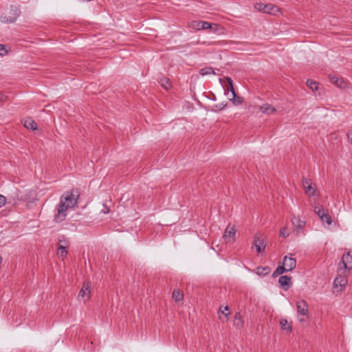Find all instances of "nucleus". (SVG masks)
<instances>
[{"instance_id": "1", "label": "nucleus", "mask_w": 352, "mask_h": 352, "mask_svg": "<svg viewBox=\"0 0 352 352\" xmlns=\"http://www.w3.org/2000/svg\"><path fill=\"white\" fill-rule=\"evenodd\" d=\"M79 197L80 192L78 188L67 191L60 197V203L57 206V214L55 216L56 221H62L65 219L67 210L78 205Z\"/></svg>"}, {"instance_id": "2", "label": "nucleus", "mask_w": 352, "mask_h": 352, "mask_svg": "<svg viewBox=\"0 0 352 352\" xmlns=\"http://www.w3.org/2000/svg\"><path fill=\"white\" fill-rule=\"evenodd\" d=\"M226 80L228 82V93H226L228 96V91L231 92V96H228V99L232 102L234 104H241L243 102V98L238 96L234 91L233 81L230 77H226Z\"/></svg>"}, {"instance_id": "3", "label": "nucleus", "mask_w": 352, "mask_h": 352, "mask_svg": "<svg viewBox=\"0 0 352 352\" xmlns=\"http://www.w3.org/2000/svg\"><path fill=\"white\" fill-rule=\"evenodd\" d=\"M20 14L21 10L19 8L15 6H12L10 8V16H1L0 17V21L3 23H14Z\"/></svg>"}, {"instance_id": "4", "label": "nucleus", "mask_w": 352, "mask_h": 352, "mask_svg": "<svg viewBox=\"0 0 352 352\" xmlns=\"http://www.w3.org/2000/svg\"><path fill=\"white\" fill-rule=\"evenodd\" d=\"M297 311L302 317L299 318L300 322H306L309 318L308 304L304 300H300L296 302Z\"/></svg>"}, {"instance_id": "5", "label": "nucleus", "mask_w": 352, "mask_h": 352, "mask_svg": "<svg viewBox=\"0 0 352 352\" xmlns=\"http://www.w3.org/2000/svg\"><path fill=\"white\" fill-rule=\"evenodd\" d=\"M91 296V283L89 282H85L80 289L78 298L80 301L86 302L88 301Z\"/></svg>"}, {"instance_id": "6", "label": "nucleus", "mask_w": 352, "mask_h": 352, "mask_svg": "<svg viewBox=\"0 0 352 352\" xmlns=\"http://www.w3.org/2000/svg\"><path fill=\"white\" fill-rule=\"evenodd\" d=\"M302 184L305 192L309 197L318 196L319 192H317L316 187L312 186V183L310 179L305 177L302 178Z\"/></svg>"}, {"instance_id": "7", "label": "nucleus", "mask_w": 352, "mask_h": 352, "mask_svg": "<svg viewBox=\"0 0 352 352\" xmlns=\"http://www.w3.org/2000/svg\"><path fill=\"white\" fill-rule=\"evenodd\" d=\"M235 234L236 229L234 226H230V225L228 226L223 235L224 241L226 243H230L234 241Z\"/></svg>"}, {"instance_id": "8", "label": "nucleus", "mask_w": 352, "mask_h": 352, "mask_svg": "<svg viewBox=\"0 0 352 352\" xmlns=\"http://www.w3.org/2000/svg\"><path fill=\"white\" fill-rule=\"evenodd\" d=\"M343 265L345 270H350L352 269V255L350 252L344 253L342 257L340 264Z\"/></svg>"}, {"instance_id": "9", "label": "nucleus", "mask_w": 352, "mask_h": 352, "mask_svg": "<svg viewBox=\"0 0 352 352\" xmlns=\"http://www.w3.org/2000/svg\"><path fill=\"white\" fill-rule=\"evenodd\" d=\"M291 221L292 223L294 230L296 232L302 231L305 226V221L300 219L298 217L294 216Z\"/></svg>"}, {"instance_id": "10", "label": "nucleus", "mask_w": 352, "mask_h": 352, "mask_svg": "<svg viewBox=\"0 0 352 352\" xmlns=\"http://www.w3.org/2000/svg\"><path fill=\"white\" fill-rule=\"evenodd\" d=\"M292 278L287 275L281 276H280L278 279V283L281 287L285 290L287 291L289 289V288L292 286V283L291 280Z\"/></svg>"}, {"instance_id": "11", "label": "nucleus", "mask_w": 352, "mask_h": 352, "mask_svg": "<svg viewBox=\"0 0 352 352\" xmlns=\"http://www.w3.org/2000/svg\"><path fill=\"white\" fill-rule=\"evenodd\" d=\"M283 264L287 267L289 272H291L296 266V260L294 258L285 256L283 258Z\"/></svg>"}, {"instance_id": "12", "label": "nucleus", "mask_w": 352, "mask_h": 352, "mask_svg": "<svg viewBox=\"0 0 352 352\" xmlns=\"http://www.w3.org/2000/svg\"><path fill=\"white\" fill-rule=\"evenodd\" d=\"M252 245L256 248L258 253H262L265 251L266 244L258 236H255Z\"/></svg>"}, {"instance_id": "13", "label": "nucleus", "mask_w": 352, "mask_h": 352, "mask_svg": "<svg viewBox=\"0 0 352 352\" xmlns=\"http://www.w3.org/2000/svg\"><path fill=\"white\" fill-rule=\"evenodd\" d=\"M347 284V280L344 276H339L333 280V287H340V290H342Z\"/></svg>"}, {"instance_id": "14", "label": "nucleus", "mask_w": 352, "mask_h": 352, "mask_svg": "<svg viewBox=\"0 0 352 352\" xmlns=\"http://www.w3.org/2000/svg\"><path fill=\"white\" fill-rule=\"evenodd\" d=\"M260 111L262 113H267V114L270 115V114H273L274 113H275L276 110L272 105H270L267 103H265L260 107Z\"/></svg>"}, {"instance_id": "15", "label": "nucleus", "mask_w": 352, "mask_h": 352, "mask_svg": "<svg viewBox=\"0 0 352 352\" xmlns=\"http://www.w3.org/2000/svg\"><path fill=\"white\" fill-rule=\"evenodd\" d=\"M271 272V268L269 266L262 267L259 266L256 268V274L258 276H265L268 275Z\"/></svg>"}, {"instance_id": "16", "label": "nucleus", "mask_w": 352, "mask_h": 352, "mask_svg": "<svg viewBox=\"0 0 352 352\" xmlns=\"http://www.w3.org/2000/svg\"><path fill=\"white\" fill-rule=\"evenodd\" d=\"M287 272L289 271L287 270V267L282 263V265H279L276 270L273 272L272 277L278 276L279 275Z\"/></svg>"}, {"instance_id": "17", "label": "nucleus", "mask_w": 352, "mask_h": 352, "mask_svg": "<svg viewBox=\"0 0 352 352\" xmlns=\"http://www.w3.org/2000/svg\"><path fill=\"white\" fill-rule=\"evenodd\" d=\"M24 126L28 129L36 130L37 129L36 123L31 118L25 120Z\"/></svg>"}, {"instance_id": "18", "label": "nucleus", "mask_w": 352, "mask_h": 352, "mask_svg": "<svg viewBox=\"0 0 352 352\" xmlns=\"http://www.w3.org/2000/svg\"><path fill=\"white\" fill-rule=\"evenodd\" d=\"M280 325L282 330L287 331L289 333L292 332V327L286 319H281L280 321Z\"/></svg>"}, {"instance_id": "19", "label": "nucleus", "mask_w": 352, "mask_h": 352, "mask_svg": "<svg viewBox=\"0 0 352 352\" xmlns=\"http://www.w3.org/2000/svg\"><path fill=\"white\" fill-rule=\"evenodd\" d=\"M67 248L68 247L67 246L58 245L57 254L58 255V256L61 257L63 259L65 258L68 254L67 250Z\"/></svg>"}, {"instance_id": "20", "label": "nucleus", "mask_w": 352, "mask_h": 352, "mask_svg": "<svg viewBox=\"0 0 352 352\" xmlns=\"http://www.w3.org/2000/svg\"><path fill=\"white\" fill-rule=\"evenodd\" d=\"M234 324L238 328H241L243 326L242 317L239 312H237L234 315Z\"/></svg>"}, {"instance_id": "21", "label": "nucleus", "mask_w": 352, "mask_h": 352, "mask_svg": "<svg viewBox=\"0 0 352 352\" xmlns=\"http://www.w3.org/2000/svg\"><path fill=\"white\" fill-rule=\"evenodd\" d=\"M331 82L336 85L338 87L342 88L345 87V82L342 78H339L336 76H333L331 78Z\"/></svg>"}, {"instance_id": "22", "label": "nucleus", "mask_w": 352, "mask_h": 352, "mask_svg": "<svg viewBox=\"0 0 352 352\" xmlns=\"http://www.w3.org/2000/svg\"><path fill=\"white\" fill-rule=\"evenodd\" d=\"M265 6H266V8L264 9L265 13L274 14L278 10L277 6H273L272 4H265Z\"/></svg>"}, {"instance_id": "23", "label": "nucleus", "mask_w": 352, "mask_h": 352, "mask_svg": "<svg viewBox=\"0 0 352 352\" xmlns=\"http://www.w3.org/2000/svg\"><path fill=\"white\" fill-rule=\"evenodd\" d=\"M160 84L165 89L168 90L171 87V83L168 78L164 77L160 79Z\"/></svg>"}, {"instance_id": "24", "label": "nucleus", "mask_w": 352, "mask_h": 352, "mask_svg": "<svg viewBox=\"0 0 352 352\" xmlns=\"http://www.w3.org/2000/svg\"><path fill=\"white\" fill-rule=\"evenodd\" d=\"M172 296L175 301L178 302L183 299L184 294L179 290H174Z\"/></svg>"}, {"instance_id": "25", "label": "nucleus", "mask_w": 352, "mask_h": 352, "mask_svg": "<svg viewBox=\"0 0 352 352\" xmlns=\"http://www.w3.org/2000/svg\"><path fill=\"white\" fill-rule=\"evenodd\" d=\"M214 74V72L212 67H206L202 68L199 71V74L201 76H206V75H209V74Z\"/></svg>"}, {"instance_id": "26", "label": "nucleus", "mask_w": 352, "mask_h": 352, "mask_svg": "<svg viewBox=\"0 0 352 352\" xmlns=\"http://www.w3.org/2000/svg\"><path fill=\"white\" fill-rule=\"evenodd\" d=\"M323 223H327L328 225H331L332 223V219L328 212L327 211L321 217L320 219Z\"/></svg>"}, {"instance_id": "27", "label": "nucleus", "mask_w": 352, "mask_h": 352, "mask_svg": "<svg viewBox=\"0 0 352 352\" xmlns=\"http://www.w3.org/2000/svg\"><path fill=\"white\" fill-rule=\"evenodd\" d=\"M226 105H227L226 103L224 104L223 102L219 103V104H216L212 106V110L213 111L218 112V111L223 110L226 107Z\"/></svg>"}, {"instance_id": "28", "label": "nucleus", "mask_w": 352, "mask_h": 352, "mask_svg": "<svg viewBox=\"0 0 352 352\" xmlns=\"http://www.w3.org/2000/svg\"><path fill=\"white\" fill-rule=\"evenodd\" d=\"M307 85L312 90L316 91L318 88V83L311 80L307 81Z\"/></svg>"}, {"instance_id": "29", "label": "nucleus", "mask_w": 352, "mask_h": 352, "mask_svg": "<svg viewBox=\"0 0 352 352\" xmlns=\"http://www.w3.org/2000/svg\"><path fill=\"white\" fill-rule=\"evenodd\" d=\"M222 314L224 315V318H222L221 316H219V318L222 320L223 321L228 320V316L230 314V312L229 311V308L228 306L224 307V311H221Z\"/></svg>"}, {"instance_id": "30", "label": "nucleus", "mask_w": 352, "mask_h": 352, "mask_svg": "<svg viewBox=\"0 0 352 352\" xmlns=\"http://www.w3.org/2000/svg\"><path fill=\"white\" fill-rule=\"evenodd\" d=\"M58 245L69 247V241L64 236H63L61 239H59Z\"/></svg>"}, {"instance_id": "31", "label": "nucleus", "mask_w": 352, "mask_h": 352, "mask_svg": "<svg viewBox=\"0 0 352 352\" xmlns=\"http://www.w3.org/2000/svg\"><path fill=\"white\" fill-rule=\"evenodd\" d=\"M212 28V23H210L207 21H201V30H208Z\"/></svg>"}, {"instance_id": "32", "label": "nucleus", "mask_w": 352, "mask_h": 352, "mask_svg": "<svg viewBox=\"0 0 352 352\" xmlns=\"http://www.w3.org/2000/svg\"><path fill=\"white\" fill-rule=\"evenodd\" d=\"M314 212L318 215V217L321 219V217H322V215L324 214L327 211H325L323 208H318L317 207H315Z\"/></svg>"}, {"instance_id": "33", "label": "nucleus", "mask_w": 352, "mask_h": 352, "mask_svg": "<svg viewBox=\"0 0 352 352\" xmlns=\"http://www.w3.org/2000/svg\"><path fill=\"white\" fill-rule=\"evenodd\" d=\"M266 8V6H265V4L262 3H256L254 4V8L259 10V11H262L264 12V9Z\"/></svg>"}, {"instance_id": "34", "label": "nucleus", "mask_w": 352, "mask_h": 352, "mask_svg": "<svg viewBox=\"0 0 352 352\" xmlns=\"http://www.w3.org/2000/svg\"><path fill=\"white\" fill-rule=\"evenodd\" d=\"M289 232H288L287 228H283L280 231V236L286 238L289 236Z\"/></svg>"}, {"instance_id": "35", "label": "nucleus", "mask_w": 352, "mask_h": 352, "mask_svg": "<svg viewBox=\"0 0 352 352\" xmlns=\"http://www.w3.org/2000/svg\"><path fill=\"white\" fill-rule=\"evenodd\" d=\"M201 21H194L192 22L191 26L192 28L197 29V30H201Z\"/></svg>"}, {"instance_id": "36", "label": "nucleus", "mask_w": 352, "mask_h": 352, "mask_svg": "<svg viewBox=\"0 0 352 352\" xmlns=\"http://www.w3.org/2000/svg\"><path fill=\"white\" fill-rule=\"evenodd\" d=\"M7 199L5 196L0 194V208L4 206L6 204Z\"/></svg>"}, {"instance_id": "37", "label": "nucleus", "mask_w": 352, "mask_h": 352, "mask_svg": "<svg viewBox=\"0 0 352 352\" xmlns=\"http://www.w3.org/2000/svg\"><path fill=\"white\" fill-rule=\"evenodd\" d=\"M8 51L6 49V46L4 45L0 44V56H4L7 54Z\"/></svg>"}, {"instance_id": "38", "label": "nucleus", "mask_w": 352, "mask_h": 352, "mask_svg": "<svg viewBox=\"0 0 352 352\" xmlns=\"http://www.w3.org/2000/svg\"><path fill=\"white\" fill-rule=\"evenodd\" d=\"M8 99V97L5 96L3 93L0 92V104H2L5 102Z\"/></svg>"}, {"instance_id": "39", "label": "nucleus", "mask_w": 352, "mask_h": 352, "mask_svg": "<svg viewBox=\"0 0 352 352\" xmlns=\"http://www.w3.org/2000/svg\"><path fill=\"white\" fill-rule=\"evenodd\" d=\"M347 137H348V140H349V142L352 144V129L349 131V132L347 133Z\"/></svg>"}]
</instances>
